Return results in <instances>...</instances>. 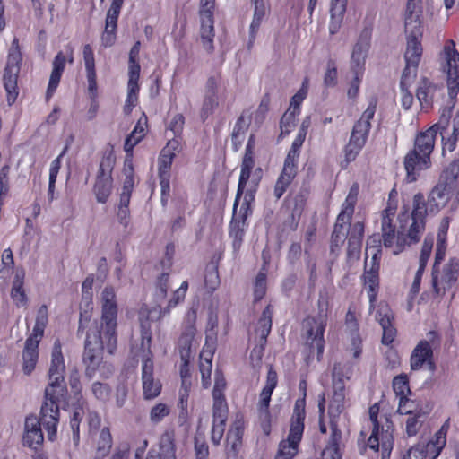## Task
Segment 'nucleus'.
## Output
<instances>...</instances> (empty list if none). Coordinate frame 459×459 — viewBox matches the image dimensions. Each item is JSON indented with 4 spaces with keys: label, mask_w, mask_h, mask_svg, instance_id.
Instances as JSON below:
<instances>
[{
    "label": "nucleus",
    "mask_w": 459,
    "mask_h": 459,
    "mask_svg": "<svg viewBox=\"0 0 459 459\" xmlns=\"http://www.w3.org/2000/svg\"><path fill=\"white\" fill-rule=\"evenodd\" d=\"M397 204L390 201L381 212V234L374 233L367 239L366 252L382 251V247L390 248L394 255H399L406 247L420 242L424 231L426 210L422 195H416L411 208L403 205L397 215L398 227L394 223Z\"/></svg>",
    "instance_id": "obj_1"
},
{
    "label": "nucleus",
    "mask_w": 459,
    "mask_h": 459,
    "mask_svg": "<svg viewBox=\"0 0 459 459\" xmlns=\"http://www.w3.org/2000/svg\"><path fill=\"white\" fill-rule=\"evenodd\" d=\"M117 304L115 290L111 286L104 288L101 293L100 323L94 321L90 326V316L80 314L77 334H82L85 328L86 339L82 354L85 375L89 378L95 376L103 359V351L114 354L117 346Z\"/></svg>",
    "instance_id": "obj_2"
},
{
    "label": "nucleus",
    "mask_w": 459,
    "mask_h": 459,
    "mask_svg": "<svg viewBox=\"0 0 459 459\" xmlns=\"http://www.w3.org/2000/svg\"><path fill=\"white\" fill-rule=\"evenodd\" d=\"M448 117L443 114L437 123L416 135L414 147L405 155L403 161L408 182H415L420 172L430 166V154L434 150L435 140L438 132L442 134L443 152L448 151L451 152L455 150L459 139V111L453 118L452 134L446 137L444 133L447 130L449 125L451 110H448Z\"/></svg>",
    "instance_id": "obj_3"
},
{
    "label": "nucleus",
    "mask_w": 459,
    "mask_h": 459,
    "mask_svg": "<svg viewBox=\"0 0 459 459\" xmlns=\"http://www.w3.org/2000/svg\"><path fill=\"white\" fill-rule=\"evenodd\" d=\"M65 363L62 352V343L56 339L51 351V360L48 372V384L45 389V401L41 406L43 423L48 429V437L53 441L56 437L60 416V406L68 405L67 387L65 382Z\"/></svg>",
    "instance_id": "obj_4"
},
{
    "label": "nucleus",
    "mask_w": 459,
    "mask_h": 459,
    "mask_svg": "<svg viewBox=\"0 0 459 459\" xmlns=\"http://www.w3.org/2000/svg\"><path fill=\"white\" fill-rule=\"evenodd\" d=\"M458 176L459 163L454 161L442 171L437 184L432 188L427 200L425 195L420 192L413 195L412 199L418 195H422L423 204L426 210L424 215L425 225L427 224V217L429 214L437 213L451 200L458 202Z\"/></svg>",
    "instance_id": "obj_5"
},
{
    "label": "nucleus",
    "mask_w": 459,
    "mask_h": 459,
    "mask_svg": "<svg viewBox=\"0 0 459 459\" xmlns=\"http://www.w3.org/2000/svg\"><path fill=\"white\" fill-rule=\"evenodd\" d=\"M378 99L376 95L368 100V107L352 126L348 143L342 149V159L340 161L342 169H347L350 164L357 160L366 146L372 128L371 121L375 117Z\"/></svg>",
    "instance_id": "obj_6"
},
{
    "label": "nucleus",
    "mask_w": 459,
    "mask_h": 459,
    "mask_svg": "<svg viewBox=\"0 0 459 459\" xmlns=\"http://www.w3.org/2000/svg\"><path fill=\"white\" fill-rule=\"evenodd\" d=\"M318 314L316 316H307L302 323L304 329L303 337L305 346L308 349L309 355L316 351L317 359L320 360L325 351V331L327 325L329 311V299L326 294L320 293L317 300Z\"/></svg>",
    "instance_id": "obj_7"
},
{
    "label": "nucleus",
    "mask_w": 459,
    "mask_h": 459,
    "mask_svg": "<svg viewBox=\"0 0 459 459\" xmlns=\"http://www.w3.org/2000/svg\"><path fill=\"white\" fill-rule=\"evenodd\" d=\"M368 414L372 423V432L367 445L376 452L381 447V459H390L394 443L393 421L387 415H380V406L377 403L369 407Z\"/></svg>",
    "instance_id": "obj_8"
},
{
    "label": "nucleus",
    "mask_w": 459,
    "mask_h": 459,
    "mask_svg": "<svg viewBox=\"0 0 459 459\" xmlns=\"http://www.w3.org/2000/svg\"><path fill=\"white\" fill-rule=\"evenodd\" d=\"M305 403L304 399H297L290 418L289 434L280 441L273 459H293L299 450V445L305 429Z\"/></svg>",
    "instance_id": "obj_9"
},
{
    "label": "nucleus",
    "mask_w": 459,
    "mask_h": 459,
    "mask_svg": "<svg viewBox=\"0 0 459 459\" xmlns=\"http://www.w3.org/2000/svg\"><path fill=\"white\" fill-rule=\"evenodd\" d=\"M48 323L47 305H41L37 311L35 325L32 332L27 337L22 352V370L30 375L35 369L39 360V345L44 336Z\"/></svg>",
    "instance_id": "obj_10"
},
{
    "label": "nucleus",
    "mask_w": 459,
    "mask_h": 459,
    "mask_svg": "<svg viewBox=\"0 0 459 459\" xmlns=\"http://www.w3.org/2000/svg\"><path fill=\"white\" fill-rule=\"evenodd\" d=\"M372 30V24L366 26L361 30L353 48L351 65L354 77L347 91L348 97L351 99H356L359 92V85L365 70L366 56L370 48Z\"/></svg>",
    "instance_id": "obj_11"
},
{
    "label": "nucleus",
    "mask_w": 459,
    "mask_h": 459,
    "mask_svg": "<svg viewBox=\"0 0 459 459\" xmlns=\"http://www.w3.org/2000/svg\"><path fill=\"white\" fill-rule=\"evenodd\" d=\"M181 141L178 138L169 140L158 158V178L160 186V200L163 205L167 204L170 195L171 167L177 153L181 150Z\"/></svg>",
    "instance_id": "obj_12"
},
{
    "label": "nucleus",
    "mask_w": 459,
    "mask_h": 459,
    "mask_svg": "<svg viewBox=\"0 0 459 459\" xmlns=\"http://www.w3.org/2000/svg\"><path fill=\"white\" fill-rule=\"evenodd\" d=\"M22 63V55L19 39L14 38L8 49L6 64L3 74V83L7 92V101L9 104L14 103L19 94L17 82Z\"/></svg>",
    "instance_id": "obj_13"
},
{
    "label": "nucleus",
    "mask_w": 459,
    "mask_h": 459,
    "mask_svg": "<svg viewBox=\"0 0 459 459\" xmlns=\"http://www.w3.org/2000/svg\"><path fill=\"white\" fill-rule=\"evenodd\" d=\"M459 279V259L450 257L441 267H432L431 284L437 296H444L446 291L455 289Z\"/></svg>",
    "instance_id": "obj_14"
},
{
    "label": "nucleus",
    "mask_w": 459,
    "mask_h": 459,
    "mask_svg": "<svg viewBox=\"0 0 459 459\" xmlns=\"http://www.w3.org/2000/svg\"><path fill=\"white\" fill-rule=\"evenodd\" d=\"M440 55L445 60L443 68L446 73L448 96L454 106L459 93V52L455 48V42L453 39H447Z\"/></svg>",
    "instance_id": "obj_15"
},
{
    "label": "nucleus",
    "mask_w": 459,
    "mask_h": 459,
    "mask_svg": "<svg viewBox=\"0 0 459 459\" xmlns=\"http://www.w3.org/2000/svg\"><path fill=\"white\" fill-rule=\"evenodd\" d=\"M421 38L422 36L407 35V48L404 53L406 65L401 76V89H410L416 79L423 51Z\"/></svg>",
    "instance_id": "obj_16"
},
{
    "label": "nucleus",
    "mask_w": 459,
    "mask_h": 459,
    "mask_svg": "<svg viewBox=\"0 0 459 459\" xmlns=\"http://www.w3.org/2000/svg\"><path fill=\"white\" fill-rule=\"evenodd\" d=\"M115 165V157L111 152L104 153L100 163L93 192L100 204H106L112 191V171Z\"/></svg>",
    "instance_id": "obj_17"
},
{
    "label": "nucleus",
    "mask_w": 459,
    "mask_h": 459,
    "mask_svg": "<svg viewBox=\"0 0 459 459\" xmlns=\"http://www.w3.org/2000/svg\"><path fill=\"white\" fill-rule=\"evenodd\" d=\"M82 57L85 65V73L88 82V92L91 99V104L88 110V118L92 119L96 117L99 109L98 102V83L94 52L90 44H85L82 48Z\"/></svg>",
    "instance_id": "obj_18"
},
{
    "label": "nucleus",
    "mask_w": 459,
    "mask_h": 459,
    "mask_svg": "<svg viewBox=\"0 0 459 459\" xmlns=\"http://www.w3.org/2000/svg\"><path fill=\"white\" fill-rule=\"evenodd\" d=\"M429 340H420L410 357V366L411 370L417 371L426 364L429 369H433L435 365L433 361V345L439 342V335L435 331L428 333Z\"/></svg>",
    "instance_id": "obj_19"
},
{
    "label": "nucleus",
    "mask_w": 459,
    "mask_h": 459,
    "mask_svg": "<svg viewBox=\"0 0 459 459\" xmlns=\"http://www.w3.org/2000/svg\"><path fill=\"white\" fill-rule=\"evenodd\" d=\"M230 409L226 398H212L211 441L219 446L225 433Z\"/></svg>",
    "instance_id": "obj_20"
},
{
    "label": "nucleus",
    "mask_w": 459,
    "mask_h": 459,
    "mask_svg": "<svg viewBox=\"0 0 459 459\" xmlns=\"http://www.w3.org/2000/svg\"><path fill=\"white\" fill-rule=\"evenodd\" d=\"M246 427L247 423L243 413H236L225 437V454L229 458H237L241 451Z\"/></svg>",
    "instance_id": "obj_21"
},
{
    "label": "nucleus",
    "mask_w": 459,
    "mask_h": 459,
    "mask_svg": "<svg viewBox=\"0 0 459 459\" xmlns=\"http://www.w3.org/2000/svg\"><path fill=\"white\" fill-rule=\"evenodd\" d=\"M215 0H201V41L204 48L211 54L214 50V13Z\"/></svg>",
    "instance_id": "obj_22"
},
{
    "label": "nucleus",
    "mask_w": 459,
    "mask_h": 459,
    "mask_svg": "<svg viewBox=\"0 0 459 459\" xmlns=\"http://www.w3.org/2000/svg\"><path fill=\"white\" fill-rule=\"evenodd\" d=\"M443 429L444 427L435 434V439L411 447L402 459H436L446 445V432Z\"/></svg>",
    "instance_id": "obj_23"
},
{
    "label": "nucleus",
    "mask_w": 459,
    "mask_h": 459,
    "mask_svg": "<svg viewBox=\"0 0 459 459\" xmlns=\"http://www.w3.org/2000/svg\"><path fill=\"white\" fill-rule=\"evenodd\" d=\"M66 53L63 51L57 52L52 61V71L49 76L48 88L46 91V100L48 101L55 94L63 73L65 69L66 64L74 63V48L68 45L66 47Z\"/></svg>",
    "instance_id": "obj_24"
},
{
    "label": "nucleus",
    "mask_w": 459,
    "mask_h": 459,
    "mask_svg": "<svg viewBox=\"0 0 459 459\" xmlns=\"http://www.w3.org/2000/svg\"><path fill=\"white\" fill-rule=\"evenodd\" d=\"M345 408V386L344 383L340 380L334 384L333 394L328 405V417L329 424L333 436H340L341 430L339 429L338 423L340 416Z\"/></svg>",
    "instance_id": "obj_25"
},
{
    "label": "nucleus",
    "mask_w": 459,
    "mask_h": 459,
    "mask_svg": "<svg viewBox=\"0 0 459 459\" xmlns=\"http://www.w3.org/2000/svg\"><path fill=\"white\" fill-rule=\"evenodd\" d=\"M124 0H112L107 12L105 28L101 33V46L105 48L115 45L117 40V21Z\"/></svg>",
    "instance_id": "obj_26"
},
{
    "label": "nucleus",
    "mask_w": 459,
    "mask_h": 459,
    "mask_svg": "<svg viewBox=\"0 0 459 459\" xmlns=\"http://www.w3.org/2000/svg\"><path fill=\"white\" fill-rule=\"evenodd\" d=\"M375 317L383 330L382 343L385 345L392 344L396 337L397 330L394 326V312L387 302H379Z\"/></svg>",
    "instance_id": "obj_27"
},
{
    "label": "nucleus",
    "mask_w": 459,
    "mask_h": 459,
    "mask_svg": "<svg viewBox=\"0 0 459 459\" xmlns=\"http://www.w3.org/2000/svg\"><path fill=\"white\" fill-rule=\"evenodd\" d=\"M196 311L189 310L183 321V330L178 342L180 357H192V344L196 333Z\"/></svg>",
    "instance_id": "obj_28"
},
{
    "label": "nucleus",
    "mask_w": 459,
    "mask_h": 459,
    "mask_svg": "<svg viewBox=\"0 0 459 459\" xmlns=\"http://www.w3.org/2000/svg\"><path fill=\"white\" fill-rule=\"evenodd\" d=\"M153 360L151 357L143 359L142 365L143 396L145 400H152L158 397L162 389V385L158 378H154Z\"/></svg>",
    "instance_id": "obj_29"
},
{
    "label": "nucleus",
    "mask_w": 459,
    "mask_h": 459,
    "mask_svg": "<svg viewBox=\"0 0 459 459\" xmlns=\"http://www.w3.org/2000/svg\"><path fill=\"white\" fill-rule=\"evenodd\" d=\"M41 425L48 432L46 425L42 420V414L39 418L35 415L27 416L25 419L24 434L22 437L23 445L31 449L38 450L42 446L44 437Z\"/></svg>",
    "instance_id": "obj_30"
},
{
    "label": "nucleus",
    "mask_w": 459,
    "mask_h": 459,
    "mask_svg": "<svg viewBox=\"0 0 459 459\" xmlns=\"http://www.w3.org/2000/svg\"><path fill=\"white\" fill-rule=\"evenodd\" d=\"M380 265L370 263L369 268L365 263L364 273L362 274L363 285L367 288V294L369 300V312L376 308V303L380 289Z\"/></svg>",
    "instance_id": "obj_31"
},
{
    "label": "nucleus",
    "mask_w": 459,
    "mask_h": 459,
    "mask_svg": "<svg viewBox=\"0 0 459 459\" xmlns=\"http://www.w3.org/2000/svg\"><path fill=\"white\" fill-rule=\"evenodd\" d=\"M218 341L205 340L202 351L199 355V371L201 374L202 386L204 389L210 387L212 384L211 376L212 368V359L217 349Z\"/></svg>",
    "instance_id": "obj_32"
},
{
    "label": "nucleus",
    "mask_w": 459,
    "mask_h": 459,
    "mask_svg": "<svg viewBox=\"0 0 459 459\" xmlns=\"http://www.w3.org/2000/svg\"><path fill=\"white\" fill-rule=\"evenodd\" d=\"M421 13L422 0H407L404 13V27L407 35L422 36Z\"/></svg>",
    "instance_id": "obj_33"
},
{
    "label": "nucleus",
    "mask_w": 459,
    "mask_h": 459,
    "mask_svg": "<svg viewBox=\"0 0 459 459\" xmlns=\"http://www.w3.org/2000/svg\"><path fill=\"white\" fill-rule=\"evenodd\" d=\"M345 325L351 333V347L347 349L353 359H359L362 353V338L359 335V325L354 306H350L345 315Z\"/></svg>",
    "instance_id": "obj_34"
},
{
    "label": "nucleus",
    "mask_w": 459,
    "mask_h": 459,
    "mask_svg": "<svg viewBox=\"0 0 459 459\" xmlns=\"http://www.w3.org/2000/svg\"><path fill=\"white\" fill-rule=\"evenodd\" d=\"M255 158H244L242 159L241 166H240V175L238 183V190L236 194V198L234 201V212L238 209L239 200L247 186L250 184V180L254 176L257 178L258 176L261 178L260 173L262 169L257 168L255 173L252 175V171L255 168Z\"/></svg>",
    "instance_id": "obj_35"
},
{
    "label": "nucleus",
    "mask_w": 459,
    "mask_h": 459,
    "mask_svg": "<svg viewBox=\"0 0 459 459\" xmlns=\"http://www.w3.org/2000/svg\"><path fill=\"white\" fill-rule=\"evenodd\" d=\"M25 276V270L23 268H17L14 272V275L12 281L10 296L13 304L17 307H25L29 302V299L24 288Z\"/></svg>",
    "instance_id": "obj_36"
},
{
    "label": "nucleus",
    "mask_w": 459,
    "mask_h": 459,
    "mask_svg": "<svg viewBox=\"0 0 459 459\" xmlns=\"http://www.w3.org/2000/svg\"><path fill=\"white\" fill-rule=\"evenodd\" d=\"M273 316V307L271 304H268L263 310L262 315L258 319L255 332L259 335L258 353L260 358L262 357L267 343V337L272 331Z\"/></svg>",
    "instance_id": "obj_37"
},
{
    "label": "nucleus",
    "mask_w": 459,
    "mask_h": 459,
    "mask_svg": "<svg viewBox=\"0 0 459 459\" xmlns=\"http://www.w3.org/2000/svg\"><path fill=\"white\" fill-rule=\"evenodd\" d=\"M298 175V166L283 162V167L273 186V195L276 201L286 193Z\"/></svg>",
    "instance_id": "obj_38"
},
{
    "label": "nucleus",
    "mask_w": 459,
    "mask_h": 459,
    "mask_svg": "<svg viewBox=\"0 0 459 459\" xmlns=\"http://www.w3.org/2000/svg\"><path fill=\"white\" fill-rule=\"evenodd\" d=\"M251 2L254 5V14L249 27V47L255 42L260 26L270 11L269 0H251Z\"/></svg>",
    "instance_id": "obj_39"
},
{
    "label": "nucleus",
    "mask_w": 459,
    "mask_h": 459,
    "mask_svg": "<svg viewBox=\"0 0 459 459\" xmlns=\"http://www.w3.org/2000/svg\"><path fill=\"white\" fill-rule=\"evenodd\" d=\"M438 90L437 85L428 78H421L416 91V97L420 104L421 109L428 111L432 108L435 95Z\"/></svg>",
    "instance_id": "obj_40"
},
{
    "label": "nucleus",
    "mask_w": 459,
    "mask_h": 459,
    "mask_svg": "<svg viewBox=\"0 0 459 459\" xmlns=\"http://www.w3.org/2000/svg\"><path fill=\"white\" fill-rule=\"evenodd\" d=\"M278 384V374L274 368L271 365L267 371L266 383L260 393L259 407L260 411L264 412L267 417L270 416L269 405L271 396Z\"/></svg>",
    "instance_id": "obj_41"
},
{
    "label": "nucleus",
    "mask_w": 459,
    "mask_h": 459,
    "mask_svg": "<svg viewBox=\"0 0 459 459\" xmlns=\"http://www.w3.org/2000/svg\"><path fill=\"white\" fill-rule=\"evenodd\" d=\"M261 178L254 176L250 180V184L246 190L244 200L240 206L238 214H236V219L247 221V217L252 213V204L255 201V193L260 184Z\"/></svg>",
    "instance_id": "obj_42"
},
{
    "label": "nucleus",
    "mask_w": 459,
    "mask_h": 459,
    "mask_svg": "<svg viewBox=\"0 0 459 459\" xmlns=\"http://www.w3.org/2000/svg\"><path fill=\"white\" fill-rule=\"evenodd\" d=\"M347 225H351V222L346 221H340L338 218L336 219L333 230L331 235L330 243V252L335 256L339 255L341 247L348 237V229L346 227Z\"/></svg>",
    "instance_id": "obj_43"
},
{
    "label": "nucleus",
    "mask_w": 459,
    "mask_h": 459,
    "mask_svg": "<svg viewBox=\"0 0 459 459\" xmlns=\"http://www.w3.org/2000/svg\"><path fill=\"white\" fill-rule=\"evenodd\" d=\"M308 124H306V120H304L301 124L299 132L292 142V144L285 157L284 162L292 165L298 166L299 158L300 155V149L305 142L307 136Z\"/></svg>",
    "instance_id": "obj_44"
},
{
    "label": "nucleus",
    "mask_w": 459,
    "mask_h": 459,
    "mask_svg": "<svg viewBox=\"0 0 459 459\" xmlns=\"http://www.w3.org/2000/svg\"><path fill=\"white\" fill-rule=\"evenodd\" d=\"M359 190V187L357 183H354L350 188L348 195L346 196V199L342 204V211L337 216L340 221H351L352 215L355 210V205L358 201Z\"/></svg>",
    "instance_id": "obj_45"
},
{
    "label": "nucleus",
    "mask_w": 459,
    "mask_h": 459,
    "mask_svg": "<svg viewBox=\"0 0 459 459\" xmlns=\"http://www.w3.org/2000/svg\"><path fill=\"white\" fill-rule=\"evenodd\" d=\"M140 77L138 76H128L127 82V96L123 108L124 113L129 115L132 113L134 108L138 104L139 100V84Z\"/></svg>",
    "instance_id": "obj_46"
},
{
    "label": "nucleus",
    "mask_w": 459,
    "mask_h": 459,
    "mask_svg": "<svg viewBox=\"0 0 459 459\" xmlns=\"http://www.w3.org/2000/svg\"><path fill=\"white\" fill-rule=\"evenodd\" d=\"M73 141H74V135L70 134L63 151L58 155V157H56L50 164L49 182H48V198H49V200H53V198H54L55 185H56L58 172L61 168V159L67 152L69 146Z\"/></svg>",
    "instance_id": "obj_47"
},
{
    "label": "nucleus",
    "mask_w": 459,
    "mask_h": 459,
    "mask_svg": "<svg viewBox=\"0 0 459 459\" xmlns=\"http://www.w3.org/2000/svg\"><path fill=\"white\" fill-rule=\"evenodd\" d=\"M310 190L308 187H302L294 196V206L291 211V219L293 225L291 229L295 230L298 227L299 219L305 210L307 201L309 197Z\"/></svg>",
    "instance_id": "obj_48"
},
{
    "label": "nucleus",
    "mask_w": 459,
    "mask_h": 459,
    "mask_svg": "<svg viewBox=\"0 0 459 459\" xmlns=\"http://www.w3.org/2000/svg\"><path fill=\"white\" fill-rule=\"evenodd\" d=\"M247 221L236 219V212L233 211L232 220L230 224V236L233 238L234 247H240L245 236Z\"/></svg>",
    "instance_id": "obj_49"
},
{
    "label": "nucleus",
    "mask_w": 459,
    "mask_h": 459,
    "mask_svg": "<svg viewBox=\"0 0 459 459\" xmlns=\"http://www.w3.org/2000/svg\"><path fill=\"white\" fill-rule=\"evenodd\" d=\"M219 107V95L204 93L202 107L200 109V117L203 122L206 121Z\"/></svg>",
    "instance_id": "obj_50"
},
{
    "label": "nucleus",
    "mask_w": 459,
    "mask_h": 459,
    "mask_svg": "<svg viewBox=\"0 0 459 459\" xmlns=\"http://www.w3.org/2000/svg\"><path fill=\"white\" fill-rule=\"evenodd\" d=\"M308 85L309 80L307 77H306L302 82L300 89L290 99V107L287 110L299 115L300 114L301 104L307 96Z\"/></svg>",
    "instance_id": "obj_51"
},
{
    "label": "nucleus",
    "mask_w": 459,
    "mask_h": 459,
    "mask_svg": "<svg viewBox=\"0 0 459 459\" xmlns=\"http://www.w3.org/2000/svg\"><path fill=\"white\" fill-rule=\"evenodd\" d=\"M141 49V42L135 41L129 51L128 55V76L140 77L141 65L139 63V54Z\"/></svg>",
    "instance_id": "obj_52"
},
{
    "label": "nucleus",
    "mask_w": 459,
    "mask_h": 459,
    "mask_svg": "<svg viewBox=\"0 0 459 459\" xmlns=\"http://www.w3.org/2000/svg\"><path fill=\"white\" fill-rule=\"evenodd\" d=\"M113 445V438L108 427H104L100 433L96 453L100 454L102 456H108L110 453Z\"/></svg>",
    "instance_id": "obj_53"
},
{
    "label": "nucleus",
    "mask_w": 459,
    "mask_h": 459,
    "mask_svg": "<svg viewBox=\"0 0 459 459\" xmlns=\"http://www.w3.org/2000/svg\"><path fill=\"white\" fill-rule=\"evenodd\" d=\"M267 291V275L264 272L260 271L255 279L253 286L254 303L261 301Z\"/></svg>",
    "instance_id": "obj_54"
},
{
    "label": "nucleus",
    "mask_w": 459,
    "mask_h": 459,
    "mask_svg": "<svg viewBox=\"0 0 459 459\" xmlns=\"http://www.w3.org/2000/svg\"><path fill=\"white\" fill-rule=\"evenodd\" d=\"M393 389L399 400L411 395V391L410 389L408 377L405 374L394 377L393 379Z\"/></svg>",
    "instance_id": "obj_55"
},
{
    "label": "nucleus",
    "mask_w": 459,
    "mask_h": 459,
    "mask_svg": "<svg viewBox=\"0 0 459 459\" xmlns=\"http://www.w3.org/2000/svg\"><path fill=\"white\" fill-rule=\"evenodd\" d=\"M425 419V413L420 409L413 415L408 416L406 420V433L409 437L416 436Z\"/></svg>",
    "instance_id": "obj_56"
},
{
    "label": "nucleus",
    "mask_w": 459,
    "mask_h": 459,
    "mask_svg": "<svg viewBox=\"0 0 459 459\" xmlns=\"http://www.w3.org/2000/svg\"><path fill=\"white\" fill-rule=\"evenodd\" d=\"M299 114L287 110L280 120V137L283 138L290 134L296 126V117Z\"/></svg>",
    "instance_id": "obj_57"
},
{
    "label": "nucleus",
    "mask_w": 459,
    "mask_h": 459,
    "mask_svg": "<svg viewBox=\"0 0 459 459\" xmlns=\"http://www.w3.org/2000/svg\"><path fill=\"white\" fill-rule=\"evenodd\" d=\"M185 126V117L178 113L173 116L171 120L168 123L166 129L173 133V138H178L182 140V133Z\"/></svg>",
    "instance_id": "obj_58"
},
{
    "label": "nucleus",
    "mask_w": 459,
    "mask_h": 459,
    "mask_svg": "<svg viewBox=\"0 0 459 459\" xmlns=\"http://www.w3.org/2000/svg\"><path fill=\"white\" fill-rule=\"evenodd\" d=\"M124 171L126 177L123 182L122 192L132 194L134 186V171L132 160H126Z\"/></svg>",
    "instance_id": "obj_59"
},
{
    "label": "nucleus",
    "mask_w": 459,
    "mask_h": 459,
    "mask_svg": "<svg viewBox=\"0 0 459 459\" xmlns=\"http://www.w3.org/2000/svg\"><path fill=\"white\" fill-rule=\"evenodd\" d=\"M169 406L166 403H159L151 409L150 420L154 424L160 423L165 417L169 416Z\"/></svg>",
    "instance_id": "obj_60"
},
{
    "label": "nucleus",
    "mask_w": 459,
    "mask_h": 459,
    "mask_svg": "<svg viewBox=\"0 0 459 459\" xmlns=\"http://www.w3.org/2000/svg\"><path fill=\"white\" fill-rule=\"evenodd\" d=\"M91 392L98 401L106 403L109 400L111 388L108 384L97 381L92 384Z\"/></svg>",
    "instance_id": "obj_61"
},
{
    "label": "nucleus",
    "mask_w": 459,
    "mask_h": 459,
    "mask_svg": "<svg viewBox=\"0 0 459 459\" xmlns=\"http://www.w3.org/2000/svg\"><path fill=\"white\" fill-rule=\"evenodd\" d=\"M147 459H176L174 445L160 446L159 450L150 449Z\"/></svg>",
    "instance_id": "obj_62"
},
{
    "label": "nucleus",
    "mask_w": 459,
    "mask_h": 459,
    "mask_svg": "<svg viewBox=\"0 0 459 459\" xmlns=\"http://www.w3.org/2000/svg\"><path fill=\"white\" fill-rule=\"evenodd\" d=\"M434 245V238L432 236H427L424 238L423 245L421 247L420 257H419V265L426 267L432 253Z\"/></svg>",
    "instance_id": "obj_63"
},
{
    "label": "nucleus",
    "mask_w": 459,
    "mask_h": 459,
    "mask_svg": "<svg viewBox=\"0 0 459 459\" xmlns=\"http://www.w3.org/2000/svg\"><path fill=\"white\" fill-rule=\"evenodd\" d=\"M226 386L227 383L223 373L221 370L216 369L214 386L212 393V398H226L224 394Z\"/></svg>",
    "instance_id": "obj_64"
}]
</instances>
